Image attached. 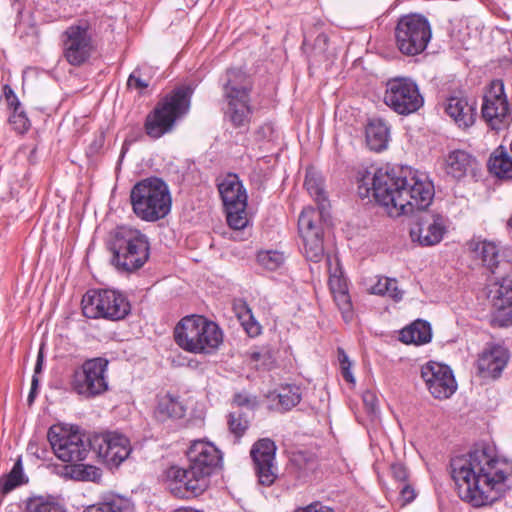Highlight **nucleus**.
<instances>
[{
  "mask_svg": "<svg viewBox=\"0 0 512 512\" xmlns=\"http://www.w3.org/2000/svg\"><path fill=\"white\" fill-rule=\"evenodd\" d=\"M221 81L225 100L251 99L252 81L241 69H228Z\"/></svg>",
  "mask_w": 512,
  "mask_h": 512,
  "instance_id": "23",
  "label": "nucleus"
},
{
  "mask_svg": "<svg viewBox=\"0 0 512 512\" xmlns=\"http://www.w3.org/2000/svg\"><path fill=\"white\" fill-rule=\"evenodd\" d=\"M468 248L474 254V257L481 260L483 266L492 274H495L501 265L504 264L500 248L493 241L473 238L468 242Z\"/></svg>",
  "mask_w": 512,
  "mask_h": 512,
  "instance_id": "25",
  "label": "nucleus"
},
{
  "mask_svg": "<svg viewBox=\"0 0 512 512\" xmlns=\"http://www.w3.org/2000/svg\"><path fill=\"white\" fill-rule=\"evenodd\" d=\"M133 503L124 497L112 495L87 506L83 512H133Z\"/></svg>",
  "mask_w": 512,
  "mask_h": 512,
  "instance_id": "32",
  "label": "nucleus"
},
{
  "mask_svg": "<svg viewBox=\"0 0 512 512\" xmlns=\"http://www.w3.org/2000/svg\"><path fill=\"white\" fill-rule=\"evenodd\" d=\"M401 485L400 496L403 499L404 504L412 502L416 497L415 490L409 484L403 483Z\"/></svg>",
  "mask_w": 512,
  "mask_h": 512,
  "instance_id": "51",
  "label": "nucleus"
},
{
  "mask_svg": "<svg viewBox=\"0 0 512 512\" xmlns=\"http://www.w3.org/2000/svg\"><path fill=\"white\" fill-rule=\"evenodd\" d=\"M293 461H294V462H298L299 460H298V458H297V457H295V458L293 459Z\"/></svg>",
  "mask_w": 512,
  "mask_h": 512,
  "instance_id": "59",
  "label": "nucleus"
},
{
  "mask_svg": "<svg viewBox=\"0 0 512 512\" xmlns=\"http://www.w3.org/2000/svg\"><path fill=\"white\" fill-rule=\"evenodd\" d=\"M384 103L399 115H409L424 104L418 85L410 78L395 77L386 82Z\"/></svg>",
  "mask_w": 512,
  "mask_h": 512,
  "instance_id": "15",
  "label": "nucleus"
},
{
  "mask_svg": "<svg viewBox=\"0 0 512 512\" xmlns=\"http://www.w3.org/2000/svg\"><path fill=\"white\" fill-rule=\"evenodd\" d=\"M329 285L333 295L348 290L346 281L336 275L330 276Z\"/></svg>",
  "mask_w": 512,
  "mask_h": 512,
  "instance_id": "49",
  "label": "nucleus"
},
{
  "mask_svg": "<svg viewBox=\"0 0 512 512\" xmlns=\"http://www.w3.org/2000/svg\"><path fill=\"white\" fill-rule=\"evenodd\" d=\"M12 110L13 112L9 117V123L13 126V129L20 134L27 132L30 128V121L26 113L21 107H16Z\"/></svg>",
  "mask_w": 512,
  "mask_h": 512,
  "instance_id": "42",
  "label": "nucleus"
},
{
  "mask_svg": "<svg viewBox=\"0 0 512 512\" xmlns=\"http://www.w3.org/2000/svg\"><path fill=\"white\" fill-rule=\"evenodd\" d=\"M328 41H329L328 36L325 33H320L314 41V46H315V48H318L319 50L324 51L327 47Z\"/></svg>",
  "mask_w": 512,
  "mask_h": 512,
  "instance_id": "53",
  "label": "nucleus"
},
{
  "mask_svg": "<svg viewBox=\"0 0 512 512\" xmlns=\"http://www.w3.org/2000/svg\"><path fill=\"white\" fill-rule=\"evenodd\" d=\"M219 194L223 201L226 219L233 230H242L248 224L247 218V193L236 174H228L218 184Z\"/></svg>",
  "mask_w": 512,
  "mask_h": 512,
  "instance_id": "11",
  "label": "nucleus"
},
{
  "mask_svg": "<svg viewBox=\"0 0 512 512\" xmlns=\"http://www.w3.org/2000/svg\"><path fill=\"white\" fill-rule=\"evenodd\" d=\"M47 438L55 455L64 462L82 461L92 450L90 438L78 432H69L59 425L49 428Z\"/></svg>",
  "mask_w": 512,
  "mask_h": 512,
  "instance_id": "16",
  "label": "nucleus"
},
{
  "mask_svg": "<svg viewBox=\"0 0 512 512\" xmlns=\"http://www.w3.org/2000/svg\"><path fill=\"white\" fill-rule=\"evenodd\" d=\"M334 301L336 305L338 306L339 310L342 313V316L345 321H349L352 319L353 312H352V303L350 299V295L348 293V290L334 294Z\"/></svg>",
  "mask_w": 512,
  "mask_h": 512,
  "instance_id": "43",
  "label": "nucleus"
},
{
  "mask_svg": "<svg viewBox=\"0 0 512 512\" xmlns=\"http://www.w3.org/2000/svg\"><path fill=\"white\" fill-rule=\"evenodd\" d=\"M421 377L427 389L436 399H447L457 389V383L449 366L429 361L421 367Z\"/></svg>",
  "mask_w": 512,
  "mask_h": 512,
  "instance_id": "19",
  "label": "nucleus"
},
{
  "mask_svg": "<svg viewBox=\"0 0 512 512\" xmlns=\"http://www.w3.org/2000/svg\"><path fill=\"white\" fill-rule=\"evenodd\" d=\"M64 476L76 481L98 482L102 472L93 465L71 464L64 467Z\"/></svg>",
  "mask_w": 512,
  "mask_h": 512,
  "instance_id": "34",
  "label": "nucleus"
},
{
  "mask_svg": "<svg viewBox=\"0 0 512 512\" xmlns=\"http://www.w3.org/2000/svg\"><path fill=\"white\" fill-rule=\"evenodd\" d=\"M234 403L239 407L250 406L254 404L253 400L248 395L242 393L235 394Z\"/></svg>",
  "mask_w": 512,
  "mask_h": 512,
  "instance_id": "52",
  "label": "nucleus"
},
{
  "mask_svg": "<svg viewBox=\"0 0 512 512\" xmlns=\"http://www.w3.org/2000/svg\"><path fill=\"white\" fill-rule=\"evenodd\" d=\"M372 190L375 200L393 217L427 208L434 198L433 183L425 175L403 167L377 169L372 179Z\"/></svg>",
  "mask_w": 512,
  "mask_h": 512,
  "instance_id": "2",
  "label": "nucleus"
},
{
  "mask_svg": "<svg viewBox=\"0 0 512 512\" xmlns=\"http://www.w3.org/2000/svg\"><path fill=\"white\" fill-rule=\"evenodd\" d=\"M149 79L144 77L142 69L136 68L129 76L127 80V86L132 89H137L142 92L149 86Z\"/></svg>",
  "mask_w": 512,
  "mask_h": 512,
  "instance_id": "44",
  "label": "nucleus"
},
{
  "mask_svg": "<svg viewBox=\"0 0 512 512\" xmlns=\"http://www.w3.org/2000/svg\"><path fill=\"white\" fill-rule=\"evenodd\" d=\"M487 298L491 302V324L495 327L512 325V279L495 278L487 285Z\"/></svg>",
  "mask_w": 512,
  "mask_h": 512,
  "instance_id": "18",
  "label": "nucleus"
},
{
  "mask_svg": "<svg viewBox=\"0 0 512 512\" xmlns=\"http://www.w3.org/2000/svg\"><path fill=\"white\" fill-rule=\"evenodd\" d=\"M174 339L176 344L187 352L210 354L223 342V333L215 322L206 317L189 315L175 326Z\"/></svg>",
  "mask_w": 512,
  "mask_h": 512,
  "instance_id": "6",
  "label": "nucleus"
},
{
  "mask_svg": "<svg viewBox=\"0 0 512 512\" xmlns=\"http://www.w3.org/2000/svg\"><path fill=\"white\" fill-rule=\"evenodd\" d=\"M133 213L142 221L156 222L171 211L172 197L167 183L159 177L136 182L130 191Z\"/></svg>",
  "mask_w": 512,
  "mask_h": 512,
  "instance_id": "5",
  "label": "nucleus"
},
{
  "mask_svg": "<svg viewBox=\"0 0 512 512\" xmlns=\"http://www.w3.org/2000/svg\"><path fill=\"white\" fill-rule=\"evenodd\" d=\"M251 357H252L253 360L258 361L259 358H260V353L259 352H254Z\"/></svg>",
  "mask_w": 512,
  "mask_h": 512,
  "instance_id": "58",
  "label": "nucleus"
},
{
  "mask_svg": "<svg viewBox=\"0 0 512 512\" xmlns=\"http://www.w3.org/2000/svg\"><path fill=\"white\" fill-rule=\"evenodd\" d=\"M62 53L65 60L78 67L92 56L95 46L87 20H79L68 26L61 35Z\"/></svg>",
  "mask_w": 512,
  "mask_h": 512,
  "instance_id": "14",
  "label": "nucleus"
},
{
  "mask_svg": "<svg viewBox=\"0 0 512 512\" xmlns=\"http://www.w3.org/2000/svg\"><path fill=\"white\" fill-rule=\"evenodd\" d=\"M432 330L429 322L418 319L400 331V340L405 344L422 345L429 343Z\"/></svg>",
  "mask_w": 512,
  "mask_h": 512,
  "instance_id": "30",
  "label": "nucleus"
},
{
  "mask_svg": "<svg viewBox=\"0 0 512 512\" xmlns=\"http://www.w3.org/2000/svg\"><path fill=\"white\" fill-rule=\"evenodd\" d=\"M450 466L458 496L476 508L499 500L512 475V461L498 457L487 444L476 445L467 456L453 458Z\"/></svg>",
  "mask_w": 512,
  "mask_h": 512,
  "instance_id": "1",
  "label": "nucleus"
},
{
  "mask_svg": "<svg viewBox=\"0 0 512 512\" xmlns=\"http://www.w3.org/2000/svg\"><path fill=\"white\" fill-rule=\"evenodd\" d=\"M3 95L10 109L21 107V103L19 102L18 97L16 96L10 85L5 84L3 86Z\"/></svg>",
  "mask_w": 512,
  "mask_h": 512,
  "instance_id": "47",
  "label": "nucleus"
},
{
  "mask_svg": "<svg viewBox=\"0 0 512 512\" xmlns=\"http://www.w3.org/2000/svg\"><path fill=\"white\" fill-rule=\"evenodd\" d=\"M43 361H44L43 352H42V350H40L37 355V360H36V364H35V368H34V375L37 376V374L42 371Z\"/></svg>",
  "mask_w": 512,
  "mask_h": 512,
  "instance_id": "54",
  "label": "nucleus"
},
{
  "mask_svg": "<svg viewBox=\"0 0 512 512\" xmlns=\"http://www.w3.org/2000/svg\"><path fill=\"white\" fill-rule=\"evenodd\" d=\"M174 512H200V511L192 509V508H188V507H181V508L176 509Z\"/></svg>",
  "mask_w": 512,
  "mask_h": 512,
  "instance_id": "56",
  "label": "nucleus"
},
{
  "mask_svg": "<svg viewBox=\"0 0 512 512\" xmlns=\"http://www.w3.org/2000/svg\"><path fill=\"white\" fill-rule=\"evenodd\" d=\"M369 291L375 295L389 296L395 301L401 300L403 296V292L398 289L396 279L388 277H378L377 281L370 286Z\"/></svg>",
  "mask_w": 512,
  "mask_h": 512,
  "instance_id": "36",
  "label": "nucleus"
},
{
  "mask_svg": "<svg viewBox=\"0 0 512 512\" xmlns=\"http://www.w3.org/2000/svg\"><path fill=\"white\" fill-rule=\"evenodd\" d=\"M278 405L282 411H289L302 399L301 389L297 385L287 384L279 389L277 394Z\"/></svg>",
  "mask_w": 512,
  "mask_h": 512,
  "instance_id": "37",
  "label": "nucleus"
},
{
  "mask_svg": "<svg viewBox=\"0 0 512 512\" xmlns=\"http://www.w3.org/2000/svg\"><path fill=\"white\" fill-rule=\"evenodd\" d=\"M304 186L306 187L308 193L314 197L315 201L317 202V208H322V204L327 207V199L325 197L324 190L321 186V183L316 178L312 176H306Z\"/></svg>",
  "mask_w": 512,
  "mask_h": 512,
  "instance_id": "41",
  "label": "nucleus"
},
{
  "mask_svg": "<svg viewBox=\"0 0 512 512\" xmlns=\"http://www.w3.org/2000/svg\"><path fill=\"white\" fill-rule=\"evenodd\" d=\"M509 104L501 80L491 82L489 90L485 93L482 104V117L492 129H500L509 118Z\"/></svg>",
  "mask_w": 512,
  "mask_h": 512,
  "instance_id": "20",
  "label": "nucleus"
},
{
  "mask_svg": "<svg viewBox=\"0 0 512 512\" xmlns=\"http://www.w3.org/2000/svg\"><path fill=\"white\" fill-rule=\"evenodd\" d=\"M186 410L185 405L179 400L178 396L167 393L158 398L154 409V417L159 422L177 420L185 416Z\"/></svg>",
  "mask_w": 512,
  "mask_h": 512,
  "instance_id": "27",
  "label": "nucleus"
},
{
  "mask_svg": "<svg viewBox=\"0 0 512 512\" xmlns=\"http://www.w3.org/2000/svg\"><path fill=\"white\" fill-rule=\"evenodd\" d=\"M187 457V468L171 466L165 473L167 488L175 497L181 499L201 495L209 486V477L222 462V455L217 447L202 440L191 444Z\"/></svg>",
  "mask_w": 512,
  "mask_h": 512,
  "instance_id": "3",
  "label": "nucleus"
},
{
  "mask_svg": "<svg viewBox=\"0 0 512 512\" xmlns=\"http://www.w3.org/2000/svg\"><path fill=\"white\" fill-rule=\"evenodd\" d=\"M294 512H334V510L320 502H313L305 507L295 509Z\"/></svg>",
  "mask_w": 512,
  "mask_h": 512,
  "instance_id": "50",
  "label": "nucleus"
},
{
  "mask_svg": "<svg viewBox=\"0 0 512 512\" xmlns=\"http://www.w3.org/2000/svg\"><path fill=\"white\" fill-rule=\"evenodd\" d=\"M338 360L341 367L342 376L345 381L349 383H354L355 378L351 372V362L349 360L348 355L342 348H338Z\"/></svg>",
  "mask_w": 512,
  "mask_h": 512,
  "instance_id": "45",
  "label": "nucleus"
},
{
  "mask_svg": "<svg viewBox=\"0 0 512 512\" xmlns=\"http://www.w3.org/2000/svg\"><path fill=\"white\" fill-rule=\"evenodd\" d=\"M364 406L369 414H375L378 410V398L375 392L366 390L362 395Z\"/></svg>",
  "mask_w": 512,
  "mask_h": 512,
  "instance_id": "46",
  "label": "nucleus"
},
{
  "mask_svg": "<svg viewBox=\"0 0 512 512\" xmlns=\"http://www.w3.org/2000/svg\"><path fill=\"white\" fill-rule=\"evenodd\" d=\"M365 136L368 147L373 151L380 152L387 147L390 128L383 119L374 118L368 122Z\"/></svg>",
  "mask_w": 512,
  "mask_h": 512,
  "instance_id": "29",
  "label": "nucleus"
},
{
  "mask_svg": "<svg viewBox=\"0 0 512 512\" xmlns=\"http://www.w3.org/2000/svg\"><path fill=\"white\" fill-rule=\"evenodd\" d=\"M326 206L322 208L305 207L298 219V232L303 242V253L307 260L315 263L324 256L323 217Z\"/></svg>",
  "mask_w": 512,
  "mask_h": 512,
  "instance_id": "12",
  "label": "nucleus"
},
{
  "mask_svg": "<svg viewBox=\"0 0 512 512\" xmlns=\"http://www.w3.org/2000/svg\"><path fill=\"white\" fill-rule=\"evenodd\" d=\"M35 393H36V390H30V393L28 395V401L29 403L33 402L34 398H35Z\"/></svg>",
  "mask_w": 512,
  "mask_h": 512,
  "instance_id": "57",
  "label": "nucleus"
},
{
  "mask_svg": "<svg viewBox=\"0 0 512 512\" xmlns=\"http://www.w3.org/2000/svg\"><path fill=\"white\" fill-rule=\"evenodd\" d=\"M257 261L265 269L274 271L284 263V255L279 251H261L257 255Z\"/></svg>",
  "mask_w": 512,
  "mask_h": 512,
  "instance_id": "39",
  "label": "nucleus"
},
{
  "mask_svg": "<svg viewBox=\"0 0 512 512\" xmlns=\"http://www.w3.org/2000/svg\"><path fill=\"white\" fill-rule=\"evenodd\" d=\"M242 327L250 337H256L261 333V326L254 318L251 309L248 306L243 307V311L238 314Z\"/></svg>",
  "mask_w": 512,
  "mask_h": 512,
  "instance_id": "40",
  "label": "nucleus"
},
{
  "mask_svg": "<svg viewBox=\"0 0 512 512\" xmlns=\"http://www.w3.org/2000/svg\"><path fill=\"white\" fill-rule=\"evenodd\" d=\"M393 478L403 484L408 479V471L402 463H394L391 465Z\"/></svg>",
  "mask_w": 512,
  "mask_h": 512,
  "instance_id": "48",
  "label": "nucleus"
},
{
  "mask_svg": "<svg viewBox=\"0 0 512 512\" xmlns=\"http://www.w3.org/2000/svg\"><path fill=\"white\" fill-rule=\"evenodd\" d=\"M38 384H39V380H38L37 376L33 375L32 382H31V389L32 390H37Z\"/></svg>",
  "mask_w": 512,
  "mask_h": 512,
  "instance_id": "55",
  "label": "nucleus"
},
{
  "mask_svg": "<svg viewBox=\"0 0 512 512\" xmlns=\"http://www.w3.org/2000/svg\"><path fill=\"white\" fill-rule=\"evenodd\" d=\"M192 94L191 86H181L163 97L146 117V134L157 139L170 132L175 121L188 113Z\"/></svg>",
  "mask_w": 512,
  "mask_h": 512,
  "instance_id": "7",
  "label": "nucleus"
},
{
  "mask_svg": "<svg viewBox=\"0 0 512 512\" xmlns=\"http://www.w3.org/2000/svg\"><path fill=\"white\" fill-rule=\"evenodd\" d=\"M83 315L90 319L118 321L130 313V303L122 293L111 289L89 290L81 301Z\"/></svg>",
  "mask_w": 512,
  "mask_h": 512,
  "instance_id": "9",
  "label": "nucleus"
},
{
  "mask_svg": "<svg viewBox=\"0 0 512 512\" xmlns=\"http://www.w3.org/2000/svg\"><path fill=\"white\" fill-rule=\"evenodd\" d=\"M90 448L110 469L119 467L132 452L129 438L114 431L93 435L90 438Z\"/></svg>",
  "mask_w": 512,
  "mask_h": 512,
  "instance_id": "17",
  "label": "nucleus"
},
{
  "mask_svg": "<svg viewBox=\"0 0 512 512\" xmlns=\"http://www.w3.org/2000/svg\"><path fill=\"white\" fill-rule=\"evenodd\" d=\"M106 247L111 253L110 263L120 272H134L148 261L150 244L138 229L118 226L109 232Z\"/></svg>",
  "mask_w": 512,
  "mask_h": 512,
  "instance_id": "4",
  "label": "nucleus"
},
{
  "mask_svg": "<svg viewBox=\"0 0 512 512\" xmlns=\"http://www.w3.org/2000/svg\"><path fill=\"white\" fill-rule=\"evenodd\" d=\"M445 112L458 127L468 128L476 119V101L463 95H452L446 100Z\"/></svg>",
  "mask_w": 512,
  "mask_h": 512,
  "instance_id": "24",
  "label": "nucleus"
},
{
  "mask_svg": "<svg viewBox=\"0 0 512 512\" xmlns=\"http://www.w3.org/2000/svg\"><path fill=\"white\" fill-rule=\"evenodd\" d=\"M275 453L276 445L269 438L258 440L250 451L258 481L264 486H271L277 478Z\"/></svg>",
  "mask_w": 512,
  "mask_h": 512,
  "instance_id": "21",
  "label": "nucleus"
},
{
  "mask_svg": "<svg viewBox=\"0 0 512 512\" xmlns=\"http://www.w3.org/2000/svg\"><path fill=\"white\" fill-rule=\"evenodd\" d=\"M108 365L109 361L104 357L85 360L73 372L72 389L85 398H94L104 394L109 389Z\"/></svg>",
  "mask_w": 512,
  "mask_h": 512,
  "instance_id": "10",
  "label": "nucleus"
},
{
  "mask_svg": "<svg viewBox=\"0 0 512 512\" xmlns=\"http://www.w3.org/2000/svg\"><path fill=\"white\" fill-rule=\"evenodd\" d=\"M225 116L231 125L237 129H248L253 114L251 99L226 100Z\"/></svg>",
  "mask_w": 512,
  "mask_h": 512,
  "instance_id": "28",
  "label": "nucleus"
},
{
  "mask_svg": "<svg viewBox=\"0 0 512 512\" xmlns=\"http://www.w3.org/2000/svg\"><path fill=\"white\" fill-rule=\"evenodd\" d=\"M510 359L509 350L499 344H487L477 359L478 373L483 377H500Z\"/></svg>",
  "mask_w": 512,
  "mask_h": 512,
  "instance_id": "22",
  "label": "nucleus"
},
{
  "mask_svg": "<svg viewBox=\"0 0 512 512\" xmlns=\"http://www.w3.org/2000/svg\"><path fill=\"white\" fill-rule=\"evenodd\" d=\"M26 482L21 459H18L8 474L0 477V493L6 495Z\"/></svg>",
  "mask_w": 512,
  "mask_h": 512,
  "instance_id": "35",
  "label": "nucleus"
},
{
  "mask_svg": "<svg viewBox=\"0 0 512 512\" xmlns=\"http://www.w3.org/2000/svg\"><path fill=\"white\" fill-rule=\"evenodd\" d=\"M477 166L476 158L465 150H453L445 159L446 174L457 180L474 173Z\"/></svg>",
  "mask_w": 512,
  "mask_h": 512,
  "instance_id": "26",
  "label": "nucleus"
},
{
  "mask_svg": "<svg viewBox=\"0 0 512 512\" xmlns=\"http://www.w3.org/2000/svg\"><path fill=\"white\" fill-rule=\"evenodd\" d=\"M431 39V24L421 14L411 13L401 16L394 28L395 46L402 55L407 57L422 54Z\"/></svg>",
  "mask_w": 512,
  "mask_h": 512,
  "instance_id": "8",
  "label": "nucleus"
},
{
  "mask_svg": "<svg viewBox=\"0 0 512 512\" xmlns=\"http://www.w3.org/2000/svg\"><path fill=\"white\" fill-rule=\"evenodd\" d=\"M415 212L417 213L409 228L411 241L421 247L439 244L448 232V218L440 212L426 208L415 209Z\"/></svg>",
  "mask_w": 512,
  "mask_h": 512,
  "instance_id": "13",
  "label": "nucleus"
},
{
  "mask_svg": "<svg viewBox=\"0 0 512 512\" xmlns=\"http://www.w3.org/2000/svg\"><path fill=\"white\" fill-rule=\"evenodd\" d=\"M26 512H67L59 498L52 495H38L27 499Z\"/></svg>",
  "mask_w": 512,
  "mask_h": 512,
  "instance_id": "33",
  "label": "nucleus"
},
{
  "mask_svg": "<svg viewBox=\"0 0 512 512\" xmlns=\"http://www.w3.org/2000/svg\"><path fill=\"white\" fill-rule=\"evenodd\" d=\"M491 174L500 179L512 178V157L503 146H499L490 155L487 163Z\"/></svg>",
  "mask_w": 512,
  "mask_h": 512,
  "instance_id": "31",
  "label": "nucleus"
},
{
  "mask_svg": "<svg viewBox=\"0 0 512 512\" xmlns=\"http://www.w3.org/2000/svg\"><path fill=\"white\" fill-rule=\"evenodd\" d=\"M227 424L231 434L238 441L249 427V421L245 413L241 411L230 412L227 416Z\"/></svg>",
  "mask_w": 512,
  "mask_h": 512,
  "instance_id": "38",
  "label": "nucleus"
}]
</instances>
